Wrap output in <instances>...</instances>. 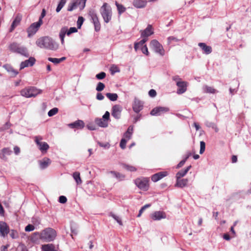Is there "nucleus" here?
<instances>
[{
  "label": "nucleus",
  "mask_w": 251,
  "mask_h": 251,
  "mask_svg": "<svg viewBox=\"0 0 251 251\" xmlns=\"http://www.w3.org/2000/svg\"><path fill=\"white\" fill-rule=\"evenodd\" d=\"M36 45L41 48L51 50L57 49V45L49 37H44L38 39L36 42Z\"/></svg>",
  "instance_id": "nucleus-1"
},
{
  "label": "nucleus",
  "mask_w": 251,
  "mask_h": 251,
  "mask_svg": "<svg viewBox=\"0 0 251 251\" xmlns=\"http://www.w3.org/2000/svg\"><path fill=\"white\" fill-rule=\"evenodd\" d=\"M38 235L41 239L46 242H51L55 239L57 234L54 229L49 227L46 228Z\"/></svg>",
  "instance_id": "nucleus-2"
},
{
  "label": "nucleus",
  "mask_w": 251,
  "mask_h": 251,
  "mask_svg": "<svg viewBox=\"0 0 251 251\" xmlns=\"http://www.w3.org/2000/svg\"><path fill=\"white\" fill-rule=\"evenodd\" d=\"M9 49L13 52L20 54L25 57H28L29 55L27 49L16 42L11 43L9 46Z\"/></svg>",
  "instance_id": "nucleus-3"
},
{
  "label": "nucleus",
  "mask_w": 251,
  "mask_h": 251,
  "mask_svg": "<svg viewBox=\"0 0 251 251\" xmlns=\"http://www.w3.org/2000/svg\"><path fill=\"white\" fill-rule=\"evenodd\" d=\"M100 12L105 23H107L111 20L112 14L111 8L107 3L103 4L100 8Z\"/></svg>",
  "instance_id": "nucleus-4"
},
{
  "label": "nucleus",
  "mask_w": 251,
  "mask_h": 251,
  "mask_svg": "<svg viewBox=\"0 0 251 251\" xmlns=\"http://www.w3.org/2000/svg\"><path fill=\"white\" fill-rule=\"evenodd\" d=\"M135 185L143 191H147L149 188V180L148 178H137L134 180Z\"/></svg>",
  "instance_id": "nucleus-5"
},
{
  "label": "nucleus",
  "mask_w": 251,
  "mask_h": 251,
  "mask_svg": "<svg viewBox=\"0 0 251 251\" xmlns=\"http://www.w3.org/2000/svg\"><path fill=\"white\" fill-rule=\"evenodd\" d=\"M43 138L41 136L35 137V142L36 144L38 149L42 152V153L44 154L47 152V151L49 149V145L45 142H42Z\"/></svg>",
  "instance_id": "nucleus-6"
},
{
  "label": "nucleus",
  "mask_w": 251,
  "mask_h": 251,
  "mask_svg": "<svg viewBox=\"0 0 251 251\" xmlns=\"http://www.w3.org/2000/svg\"><path fill=\"white\" fill-rule=\"evenodd\" d=\"M77 31V29L75 27H71L69 29H68L66 26L63 27L61 29L59 33V37L61 39L62 44H63L64 42V38L66 34L69 36L72 33L76 32Z\"/></svg>",
  "instance_id": "nucleus-7"
},
{
  "label": "nucleus",
  "mask_w": 251,
  "mask_h": 251,
  "mask_svg": "<svg viewBox=\"0 0 251 251\" xmlns=\"http://www.w3.org/2000/svg\"><path fill=\"white\" fill-rule=\"evenodd\" d=\"M150 47L155 52L159 54L160 55L163 56L165 54V50L162 46L157 40H152L150 43Z\"/></svg>",
  "instance_id": "nucleus-8"
},
{
  "label": "nucleus",
  "mask_w": 251,
  "mask_h": 251,
  "mask_svg": "<svg viewBox=\"0 0 251 251\" xmlns=\"http://www.w3.org/2000/svg\"><path fill=\"white\" fill-rule=\"evenodd\" d=\"M88 15L91 17V19L94 25L95 30L96 31H99L100 29L101 26L96 12L95 11V10H91L89 11Z\"/></svg>",
  "instance_id": "nucleus-9"
},
{
  "label": "nucleus",
  "mask_w": 251,
  "mask_h": 251,
  "mask_svg": "<svg viewBox=\"0 0 251 251\" xmlns=\"http://www.w3.org/2000/svg\"><path fill=\"white\" fill-rule=\"evenodd\" d=\"M10 232L8 225L4 222H0V236L5 237Z\"/></svg>",
  "instance_id": "nucleus-10"
},
{
  "label": "nucleus",
  "mask_w": 251,
  "mask_h": 251,
  "mask_svg": "<svg viewBox=\"0 0 251 251\" xmlns=\"http://www.w3.org/2000/svg\"><path fill=\"white\" fill-rule=\"evenodd\" d=\"M169 111V108L165 107H156L154 108L151 111V114L152 116H159L162 114L167 112Z\"/></svg>",
  "instance_id": "nucleus-11"
},
{
  "label": "nucleus",
  "mask_w": 251,
  "mask_h": 251,
  "mask_svg": "<svg viewBox=\"0 0 251 251\" xmlns=\"http://www.w3.org/2000/svg\"><path fill=\"white\" fill-rule=\"evenodd\" d=\"M151 218L154 221L160 220L166 218V213L163 211H155L151 215Z\"/></svg>",
  "instance_id": "nucleus-12"
},
{
  "label": "nucleus",
  "mask_w": 251,
  "mask_h": 251,
  "mask_svg": "<svg viewBox=\"0 0 251 251\" xmlns=\"http://www.w3.org/2000/svg\"><path fill=\"white\" fill-rule=\"evenodd\" d=\"M168 175L167 172H160L153 175L151 176V180L153 182H157L162 179V178Z\"/></svg>",
  "instance_id": "nucleus-13"
},
{
  "label": "nucleus",
  "mask_w": 251,
  "mask_h": 251,
  "mask_svg": "<svg viewBox=\"0 0 251 251\" xmlns=\"http://www.w3.org/2000/svg\"><path fill=\"white\" fill-rule=\"evenodd\" d=\"M143 107V105L142 102L139 100L135 99L134 100V102L132 105V108L133 111L138 113Z\"/></svg>",
  "instance_id": "nucleus-14"
},
{
  "label": "nucleus",
  "mask_w": 251,
  "mask_h": 251,
  "mask_svg": "<svg viewBox=\"0 0 251 251\" xmlns=\"http://www.w3.org/2000/svg\"><path fill=\"white\" fill-rule=\"evenodd\" d=\"M140 32L141 36L143 38H147L148 37L153 34L152 26L150 25H149L145 29L141 30Z\"/></svg>",
  "instance_id": "nucleus-15"
},
{
  "label": "nucleus",
  "mask_w": 251,
  "mask_h": 251,
  "mask_svg": "<svg viewBox=\"0 0 251 251\" xmlns=\"http://www.w3.org/2000/svg\"><path fill=\"white\" fill-rule=\"evenodd\" d=\"M176 85L178 87L177 93L178 94L184 93L187 90V83L185 81L177 82Z\"/></svg>",
  "instance_id": "nucleus-16"
},
{
  "label": "nucleus",
  "mask_w": 251,
  "mask_h": 251,
  "mask_svg": "<svg viewBox=\"0 0 251 251\" xmlns=\"http://www.w3.org/2000/svg\"><path fill=\"white\" fill-rule=\"evenodd\" d=\"M22 20V16L20 14L17 15L15 17L14 20L12 23L11 27L9 30V32H12L14 29L20 24V22Z\"/></svg>",
  "instance_id": "nucleus-17"
},
{
  "label": "nucleus",
  "mask_w": 251,
  "mask_h": 251,
  "mask_svg": "<svg viewBox=\"0 0 251 251\" xmlns=\"http://www.w3.org/2000/svg\"><path fill=\"white\" fill-rule=\"evenodd\" d=\"M122 108L119 105H115L112 107V115L116 119L120 117Z\"/></svg>",
  "instance_id": "nucleus-18"
},
{
  "label": "nucleus",
  "mask_w": 251,
  "mask_h": 251,
  "mask_svg": "<svg viewBox=\"0 0 251 251\" xmlns=\"http://www.w3.org/2000/svg\"><path fill=\"white\" fill-rule=\"evenodd\" d=\"M58 248V246L56 247L53 244H45L41 246L42 251H57Z\"/></svg>",
  "instance_id": "nucleus-19"
},
{
  "label": "nucleus",
  "mask_w": 251,
  "mask_h": 251,
  "mask_svg": "<svg viewBox=\"0 0 251 251\" xmlns=\"http://www.w3.org/2000/svg\"><path fill=\"white\" fill-rule=\"evenodd\" d=\"M69 126L73 128L82 129L84 127V123L83 121L78 120L70 124Z\"/></svg>",
  "instance_id": "nucleus-20"
},
{
  "label": "nucleus",
  "mask_w": 251,
  "mask_h": 251,
  "mask_svg": "<svg viewBox=\"0 0 251 251\" xmlns=\"http://www.w3.org/2000/svg\"><path fill=\"white\" fill-rule=\"evenodd\" d=\"M3 67L9 73L12 77L16 76L19 72L18 71L15 70L12 66L8 64H5L3 66Z\"/></svg>",
  "instance_id": "nucleus-21"
},
{
  "label": "nucleus",
  "mask_w": 251,
  "mask_h": 251,
  "mask_svg": "<svg viewBox=\"0 0 251 251\" xmlns=\"http://www.w3.org/2000/svg\"><path fill=\"white\" fill-rule=\"evenodd\" d=\"M198 45L204 53L208 54L212 52V48L210 46H207L206 44L204 43H200Z\"/></svg>",
  "instance_id": "nucleus-22"
},
{
  "label": "nucleus",
  "mask_w": 251,
  "mask_h": 251,
  "mask_svg": "<svg viewBox=\"0 0 251 251\" xmlns=\"http://www.w3.org/2000/svg\"><path fill=\"white\" fill-rule=\"evenodd\" d=\"M188 180L186 178H176V182L175 184L176 187L183 188L187 185Z\"/></svg>",
  "instance_id": "nucleus-23"
},
{
  "label": "nucleus",
  "mask_w": 251,
  "mask_h": 251,
  "mask_svg": "<svg viewBox=\"0 0 251 251\" xmlns=\"http://www.w3.org/2000/svg\"><path fill=\"white\" fill-rule=\"evenodd\" d=\"M39 163L40 168L44 169L51 163V161L49 158L46 157L39 161Z\"/></svg>",
  "instance_id": "nucleus-24"
},
{
  "label": "nucleus",
  "mask_w": 251,
  "mask_h": 251,
  "mask_svg": "<svg viewBox=\"0 0 251 251\" xmlns=\"http://www.w3.org/2000/svg\"><path fill=\"white\" fill-rule=\"evenodd\" d=\"M146 0H133V5L136 8H141L147 4Z\"/></svg>",
  "instance_id": "nucleus-25"
},
{
  "label": "nucleus",
  "mask_w": 251,
  "mask_h": 251,
  "mask_svg": "<svg viewBox=\"0 0 251 251\" xmlns=\"http://www.w3.org/2000/svg\"><path fill=\"white\" fill-rule=\"evenodd\" d=\"M191 165H189V166L187 167L184 170H181L179 171L176 174V178H181V177L185 176L188 173V172L189 171V170L191 168Z\"/></svg>",
  "instance_id": "nucleus-26"
},
{
  "label": "nucleus",
  "mask_w": 251,
  "mask_h": 251,
  "mask_svg": "<svg viewBox=\"0 0 251 251\" xmlns=\"http://www.w3.org/2000/svg\"><path fill=\"white\" fill-rule=\"evenodd\" d=\"M95 122L97 125L100 127H105L108 126L107 121L102 118H97Z\"/></svg>",
  "instance_id": "nucleus-27"
},
{
  "label": "nucleus",
  "mask_w": 251,
  "mask_h": 251,
  "mask_svg": "<svg viewBox=\"0 0 251 251\" xmlns=\"http://www.w3.org/2000/svg\"><path fill=\"white\" fill-rule=\"evenodd\" d=\"M21 94L26 98L31 97V88L29 87L22 90L21 91Z\"/></svg>",
  "instance_id": "nucleus-28"
},
{
  "label": "nucleus",
  "mask_w": 251,
  "mask_h": 251,
  "mask_svg": "<svg viewBox=\"0 0 251 251\" xmlns=\"http://www.w3.org/2000/svg\"><path fill=\"white\" fill-rule=\"evenodd\" d=\"M42 23L43 21L41 19H39L37 22L32 23V34L36 32Z\"/></svg>",
  "instance_id": "nucleus-29"
},
{
  "label": "nucleus",
  "mask_w": 251,
  "mask_h": 251,
  "mask_svg": "<svg viewBox=\"0 0 251 251\" xmlns=\"http://www.w3.org/2000/svg\"><path fill=\"white\" fill-rule=\"evenodd\" d=\"M74 179L75 180L77 184H80L82 183V180L80 178V173L78 172H75L73 174Z\"/></svg>",
  "instance_id": "nucleus-30"
},
{
  "label": "nucleus",
  "mask_w": 251,
  "mask_h": 251,
  "mask_svg": "<svg viewBox=\"0 0 251 251\" xmlns=\"http://www.w3.org/2000/svg\"><path fill=\"white\" fill-rule=\"evenodd\" d=\"M110 173L120 181L123 180L125 177V176L124 175L119 172L111 171L110 172Z\"/></svg>",
  "instance_id": "nucleus-31"
},
{
  "label": "nucleus",
  "mask_w": 251,
  "mask_h": 251,
  "mask_svg": "<svg viewBox=\"0 0 251 251\" xmlns=\"http://www.w3.org/2000/svg\"><path fill=\"white\" fill-rule=\"evenodd\" d=\"M29 65L31 66V57H29L28 59L21 62L20 64V70H22Z\"/></svg>",
  "instance_id": "nucleus-32"
},
{
  "label": "nucleus",
  "mask_w": 251,
  "mask_h": 251,
  "mask_svg": "<svg viewBox=\"0 0 251 251\" xmlns=\"http://www.w3.org/2000/svg\"><path fill=\"white\" fill-rule=\"evenodd\" d=\"M105 95L106 97L111 101H116L118 98V95L116 93H107Z\"/></svg>",
  "instance_id": "nucleus-33"
},
{
  "label": "nucleus",
  "mask_w": 251,
  "mask_h": 251,
  "mask_svg": "<svg viewBox=\"0 0 251 251\" xmlns=\"http://www.w3.org/2000/svg\"><path fill=\"white\" fill-rule=\"evenodd\" d=\"M133 127L130 126L128 127L127 131L124 134V137L127 140H129L131 138L133 132Z\"/></svg>",
  "instance_id": "nucleus-34"
},
{
  "label": "nucleus",
  "mask_w": 251,
  "mask_h": 251,
  "mask_svg": "<svg viewBox=\"0 0 251 251\" xmlns=\"http://www.w3.org/2000/svg\"><path fill=\"white\" fill-rule=\"evenodd\" d=\"M66 59L65 57H62L61 58H52V57H49L48 60L54 63V64H59L62 61L65 60Z\"/></svg>",
  "instance_id": "nucleus-35"
},
{
  "label": "nucleus",
  "mask_w": 251,
  "mask_h": 251,
  "mask_svg": "<svg viewBox=\"0 0 251 251\" xmlns=\"http://www.w3.org/2000/svg\"><path fill=\"white\" fill-rule=\"evenodd\" d=\"M203 90L204 92L206 93L214 94L217 92L216 90L213 87L207 85L204 86Z\"/></svg>",
  "instance_id": "nucleus-36"
},
{
  "label": "nucleus",
  "mask_w": 251,
  "mask_h": 251,
  "mask_svg": "<svg viewBox=\"0 0 251 251\" xmlns=\"http://www.w3.org/2000/svg\"><path fill=\"white\" fill-rule=\"evenodd\" d=\"M115 4L117 6L119 14H121L126 11V8L122 4H119L117 2H116Z\"/></svg>",
  "instance_id": "nucleus-37"
},
{
  "label": "nucleus",
  "mask_w": 251,
  "mask_h": 251,
  "mask_svg": "<svg viewBox=\"0 0 251 251\" xmlns=\"http://www.w3.org/2000/svg\"><path fill=\"white\" fill-rule=\"evenodd\" d=\"M12 152V151L9 148H3L2 150V154L0 155V157L4 158L5 155H10Z\"/></svg>",
  "instance_id": "nucleus-38"
},
{
  "label": "nucleus",
  "mask_w": 251,
  "mask_h": 251,
  "mask_svg": "<svg viewBox=\"0 0 251 251\" xmlns=\"http://www.w3.org/2000/svg\"><path fill=\"white\" fill-rule=\"evenodd\" d=\"M86 0H76L75 2L76 3L77 7L80 6V9H83L85 6Z\"/></svg>",
  "instance_id": "nucleus-39"
},
{
  "label": "nucleus",
  "mask_w": 251,
  "mask_h": 251,
  "mask_svg": "<svg viewBox=\"0 0 251 251\" xmlns=\"http://www.w3.org/2000/svg\"><path fill=\"white\" fill-rule=\"evenodd\" d=\"M66 2V0H61L60 2H59L57 8L56 9V11L58 13L59 12L61 9L63 7L64 5L65 4Z\"/></svg>",
  "instance_id": "nucleus-40"
},
{
  "label": "nucleus",
  "mask_w": 251,
  "mask_h": 251,
  "mask_svg": "<svg viewBox=\"0 0 251 251\" xmlns=\"http://www.w3.org/2000/svg\"><path fill=\"white\" fill-rule=\"evenodd\" d=\"M40 224V220L38 218H34L32 219V230L36 228L37 226Z\"/></svg>",
  "instance_id": "nucleus-41"
},
{
  "label": "nucleus",
  "mask_w": 251,
  "mask_h": 251,
  "mask_svg": "<svg viewBox=\"0 0 251 251\" xmlns=\"http://www.w3.org/2000/svg\"><path fill=\"white\" fill-rule=\"evenodd\" d=\"M42 90L37 88L35 87H32V97H35L38 94H41Z\"/></svg>",
  "instance_id": "nucleus-42"
},
{
  "label": "nucleus",
  "mask_w": 251,
  "mask_h": 251,
  "mask_svg": "<svg viewBox=\"0 0 251 251\" xmlns=\"http://www.w3.org/2000/svg\"><path fill=\"white\" fill-rule=\"evenodd\" d=\"M239 83L237 81L235 82V87L234 88H230L229 91L231 95H233L234 93H236L239 86Z\"/></svg>",
  "instance_id": "nucleus-43"
},
{
  "label": "nucleus",
  "mask_w": 251,
  "mask_h": 251,
  "mask_svg": "<svg viewBox=\"0 0 251 251\" xmlns=\"http://www.w3.org/2000/svg\"><path fill=\"white\" fill-rule=\"evenodd\" d=\"M123 167L125 169L130 172H135L137 170V169L133 166L123 164Z\"/></svg>",
  "instance_id": "nucleus-44"
},
{
  "label": "nucleus",
  "mask_w": 251,
  "mask_h": 251,
  "mask_svg": "<svg viewBox=\"0 0 251 251\" xmlns=\"http://www.w3.org/2000/svg\"><path fill=\"white\" fill-rule=\"evenodd\" d=\"M104 88H105L104 84L101 82H99L98 83L97 86L96 87V90L98 92H100V91H102Z\"/></svg>",
  "instance_id": "nucleus-45"
},
{
  "label": "nucleus",
  "mask_w": 251,
  "mask_h": 251,
  "mask_svg": "<svg viewBox=\"0 0 251 251\" xmlns=\"http://www.w3.org/2000/svg\"><path fill=\"white\" fill-rule=\"evenodd\" d=\"M110 216L113 218H114L120 225H121V226L123 225L122 221L121 218L119 216H118L113 213H110Z\"/></svg>",
  "instance_id": "nucleus-46"
},
{
  "label": "nucleus",
  "mask_w": 251,
  "mask_h": 251,
  "mask_svg": "<svg viewBox=\"0 0 251 251\" xmlns=\"http://www.w3.org/2000/svg\"><path fill=\"white\" fill-rule=\"evenodd\" d=\"M10 232V236L12 239H16L18 237V233L15 230L12 229Z\"/></svg>",
  "instance_id": "nucleus-47"
},
{
  "label": "nucleus",
  "mask_w": 251,
  "mask_h": 251,
  "mask_svg": "<svg viewBox=\"0 0 251 251\" xmlns=\"http://www.w3.org/2000/svg\"><path fill=\"white\" fill-rule=\"evenodd\" d=\"M77 7L76 3L75 1L70 3L68 5V11H72Z\"/></svg>",
  "instance_id": "nucleus-48"
},
{
  "label": "nucleus",
  "mask_w": 251,
  "mask_h": 251,
  "mask_svg": "<svg viewBox=\"0 0 251 251\" xmlns=\"http://www.w3.org/2000/svg\"><path fill=\"white\" fill-rule=\"evenodd\" d=\"M151 204H147L143 206L139 210V214L137 215V217H140L143 211L147 208L150 207L151 206Z\"/></svg>",
  "instance_id": "nucleus-49"
},
{
  "label": "nucleus",
  "mask_w": 251,
  "mask_h": 251,
  "mask_svg": "<svg viewBox=\"0 0 251 251\" xmlns=\"http://www.w3.org/2000/svg\"><path fill=\"white\" fill-rule=\"evenodd\" d=\"M58 108L56 107L51 109L48 112L49 116L51 117L55 115L58 112Z\"/></svg>",
  "instance_id": "nucleus-50"
},
{
  "label": "nucleus",
  "mask_w": 251,
  "mask_h": 251,
  "mask_svg": "<svg viewBox=\"0 0 251 251\" xmlns=\"http://www.w3.org/2000/svg\"><path fill=\"white\" fill-rule=\"evenodd\" d=\"M106 77L105 73L102 72L96 75V77L99 80L104 79Z\"/></svg>",
  "instance_id": "nucleus-51"
},
{
  "label": "nucleus",
  "mask_w": 251,
  "mask_h": 251,
  "mask_svg": "<svg viewBox=\"0 0 251 251\" xmlns=\"http://www.w3.org/2000/svg\"><path fill=\"white\" fill-rule=\"evenodd\" d=\"M205 148V144L204 142L203 141H201L200 142V153L202 154L204 151Z\"/></svg>",
  "instance_id": "nucleus-52"
},
{
  "label": "nucleus",
  "mask_w": 251,
  "mask_h": 251,
  "mask_svg": "<svg viewBox=\"0 0 251 251\" xmlns=\"http://www.w3.org/2000/svg\"><path fill=\"white\" fill-rule=\"evenodd\" d=\"M126 140L123 138L120 142V146L122 149H125L126 148Z\"/></svg>",
  "instance_id": "nucleus-53"
},
{
  "label": "nucleus",
  "mask_w": 251,
  "mask_h": 251,
  "mask_svg": "<svg viewBox=\"0 0 251 251\" xmlns=\"http://www.w3.org/2000/svg\"><path fill=\"white\" fill-rule=\"evenodd\" d=\"M84 21V19L82 17H79L77 22V25L78 28H80Z\"/></svg>",
  "instance_id": "nucleus-54"
},
{
  "label": "nucleus",
  "mask_w": 251,
  "mask_h": 251,
  "mask_svg": "<svg viewBox=\"0 0 251 251\" xmlns=\"http://www.w3.org/2000/svg\"><path fill=\"white\" fill-rule=\"evenodd\" d=\"M11 124L9 122H6L3 126L1 127L0 129V131H3L6 130L10 127Z\"/></svg>",
  "instance_id": "nucleus-55"
},
{
  "label": "nucleus",
  "mask_w": 251,
  "mask_h": 251,
  "mask_svg": "<svg viewBox=\"0 0 251 251\" xmlns=\"http://www.w3.org/2000/svg\"><path fill=\"white\" fill-rule=\"evenodd\" d=\"M67 199L65 196H61L59 198V202L61 203H65L67 202Z\"/></svg>",
  "instance_id": "nucleus-56"
},
{
  "label": "nucleus",
  "mask_w": 251,
  "mask_h": 251,
  "mask_svg": "<svg viewBox=\"0 0 251 251\" xmlns=\"http://www.w3.org/2000/svg\"><path fill=\"white\" fill-rule=\"evenodd\" d=\"M141 50L143 53L146 54L147 55L149 54L148 49L146 45H144L142 47Z\"/></svg>",
  "instance_id": "nucleus-57"
},
{
  "label": "nucleus",
  "mask_w": 251,
  "mask_h": 251,
  "mask_svg": "<svg viewBox=\"0 0 251 251\" xmlns=\"http://www.w3.org/2000/svg\"><path fill=\"white\" fill-rule=\"evenodd\" d=\"M179 40L174 36H170L168 38V41L169 44H171L172 41L177 42Z\"/></svg>",
  "instance_id": "nucleus-58"
},
{
  "label": "nucleus",
  "mask_w": 251,
  "mask_h": 251,
  "mask_svg": "<svg viewBox=\"0 0 251 251\" xmlns=\"http://www.w3.org/2000/svg\"><path fill=\"white\" fill-rule=\"evenodd\" d=\"M149 95L151 97H154L156 95V92L154 89H151L149 92Z\"/></svg>",
  "instance_id": "nucleus-59"
},
{
  "label": "nucleus",
  "mask_w": 251,
  "mask_h": 251,
  "mask_svg": "<svg viewBox=\"0 0 251 251\" xmlns=\"http://www.w3.org/2000/svg\"><path fill=\"white\" fill-rule=\"evenodd\" d=\"M210 126L215 130L216 132L219 131V128L216 124L211 123Z\"/></svg>",
  "instance_id": "nucleus-60"
},
{
  "label": "nucleus",
  "mask_w": 251,
  "mask_h": 251,
  "mask_svg": "<svg viewBox=\"0 0 251 251\" xmlns=\"http://www.w3.org/2000/svg\"><path fill=\"white\" fill-rule=\"evenodd\" d=\"M173 80L176 82V84L177 82H181V79L179 77L178 75L174 76L172 78Z\"/></svg>",
  "instance_id": "nucleus-61"
},
{
  "label": "nucleus",
  "mask_w": 251,
  "mask_h": 251,
  "mask_svg": "<svg viewBox=\"0 0 251 251\" xmlns=\"http://www.w3.org/2000/svg\"><path fill=\"white\" fill-rule=\"evenodd\" d=\"M147 38H143L142 40H141L138 43L139 44V46L143 47V46H144V44L147 41Z\"/></svg>",
  "instance_id": "nucleus-62"
},
{
  "label": "nucleus",
  "mask_w": 251,
  "mask_h": 251,
  "mask_svg": "<svg viewBox=\"0 0 251 251\" xmlns=\"http://www.w3.org/2000/svg\"><path fill=\"white\" fill-rule=\"evenodd\" d=\"M110 114L109 112L106 111L102 117V119L107 121L109 119Z\"/></svg>",
  "instance_id": "nucleus-63"
},
{
  "label": "nucleus",
  "mask_w": 251,
  "mask_h": 251,
  "mask_svg": "<svg viewBox=\"0 0 251 251\" xmlns=\"http://www.w3.org/2000/svg\"><path fill=\"white\" fill-rule=\"evenodd\" d=\"M18 251H27V249L25 246L22 245L19 247Z\"/></svg>",
  "instance_id": "nucleus-64"
}]
</instances>
